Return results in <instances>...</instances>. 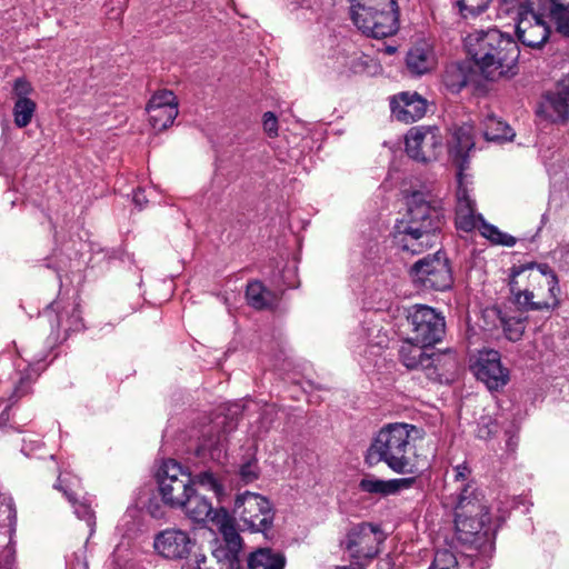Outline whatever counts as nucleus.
<instances>
[{
	"instance_id": "nucleus-1",
	"label": "nucleus",
	"mask_w": 569,
	"mask_h": 569,
	"mask_svg": "<svg viewBox=\"0 0 569 569\" xmlns=\"http://www.w3.org/2000/svg\"><path fill=\"white\" fill-rule=\"evenodd\" d=\"M440 201L430 193L415 191L407 198V211L397 220L393 241L397 247L411 254H420L435 246L442 226Z\"/></svg>"
},
{
	"instance_id": "nucleus-2",
	"label": "nucleus",
	"mask_w": 569,
	"mask_h": 569,
	"mask_svg": "<svg viewBox=\"0 0 569 569\" xmlns=\"http://www.w3.org/2000/svg\"><path fill=\"white\" fill-rule=\"evenodd\" d=\"M467 53L488 80L516 74L519 59L517 42L496 28L476 29L463 39Z\"/></svg>"
},
{
	"instance_id": "nucleus-3",
	"label": "nucleus",
	"mask_w": 569,
	"mask_h": 569,
	"mask_svg": "<svg viewBox=\"0 0 569 569\" xmlns=\"http://www.w3.org/2000/svg\"><path fill=\"white\" fill-rule=\"evenodd\" d=\"M420 438L421 430L413 425L389 423L376 436L366 461L370 466L385 462L396 473H416L419 471L416 441Z\"/></svg>"
},
{
	"instance_id": "nucleus-4",
	"label": "nucleus",
	"mask_w": 569,
	"mask_h": 569,
	"mask_svg": "<svg viewBox=\"0 0 569 569\" xmlns=\"http://www.w3.org/2000/svg\"><path fill=\"white\" fill-rule=\"evenodd\" d=\"M510 292L523 310H551L558 306V280L547 264L528 263L513 267Z\"/></svg>"
},
{
	"instance_id": "nucleus-5",
	"label": "nucleus",
	"mask_w": 569,
	"mask_h": 569,
	"mask_svg": "<svg viewBox=\"0 0 569 569\" xmlns=\"http://www.w3.org/2000/svg\"><path fill=\"white\" fill-rule=\"evenodd\" d=\"M490 513L483 495L466 486L456 497L455 526L459 541L477 550L491 548Z\"/></svg>"
},
{
	"instance_id": "nucleus-6",
	"label": "nucleus",
	"mask_w": 569,
	"mask_h": 569,
	"mask_svg": "<svg viewBox=\"0 0 569 569\" xmlns=\"http://www.w3.org/2000/svg\"><path fill=\"white\" fill-rule=\"evenodd\" d=\"M456 226L466 232L479 229L480 233L495 244L506 247L516 244L515 237L500 231L493 224L486 222L481 214L476 213V202L463 184V174L461 173L458 176Z\"/></svg>"
},
{
	"instance_id": "nucleus-7",
	"label": "nucleus",
	"mask_w": 569,
	"mask_h": 569,
	"mask_svg": "<svg viewBox=\"0 0 569 569\" xmlns=\"http://www.w3.org/2000/svg\"><path fill=\"white\" fill-rule=\"evenodd\" d=\"M233 515L243 529L261 533L271 529L274 518L271 502L266 497L251 491L237 496Z\"/></svg>"
},
{
	"instance_id": "nucleus-8",
	"label": "nucleus",
	"mask_w": 569,
	"mask_h": 569,
	"mask_svg": "<svg viewBox=\"0 0 569 569\" xmlns=\"http://www.w3.org/2000/svg\"><path fill=\"white\" fill-rule=\"evenodd\" d=\"M158 489L161 500L171 508L181 507L193 489L191 473L176 460H166L158 470Z\"/></svg>"
},
{
	"instance_id": "nucleus-9",
	"label": "nucleus",
	"mask_w": 569,
	"mask_h": 569,
	"mask_svg": "<svg viewBox=\"0 0 569 569\" xmlns=\"http://www.w3.org/2000/svg\"><path fill=\"white\" fill-rule=\"evenodd\" d=\"M408 322L411 327L412 341L421 346H433L445 336V318L436 309L426 305H416L408 312Z\"/></svg>"
},
{
	"instance_id": "nucleus-10",
	"label": "nucleus",
	"mask_w": 569,
	"mask_h": 569,
	"mask_svg": "<svg viewBox=\"0 0 569 569\" xmlns=\"http://www.w3.org/2000/svg\"><path fill=\"white\" fill-rule=\"evenodd\" d=\"M410 274L412 280L423 289L443 291L452 284L448 260L439 251L418 260L411 267Z\"/></svg>"
},
{
	"instance_id": "nucleus-11",
	"label": "nucleus",
	"mask_w": 569,
	"mask_h": 569,
	"mask_svg": "<svg viewBox=\"0 0 569 569\" xmlns=\"http://www.w3.org/2000/svg\"><path fill=\"white\" fill-rule=\"evenodd\" d=\"M398 11H379L372 7L357 3L351 6V19L359 30L373 38H386L397 31Z\"/></svg>"
},
{
	"instance_id": "nucleus-12",
	"label": "nucleus",
	"mask_w": 569,
	"mask_h": 569,
	"mask_svg": "<svg viewBox=\"0 0 569 569\" xmlns=\"http://www.w3.org/2000/svg\"><path fill=\"white\" fill-rule=\"evenodd\" d=\"M442 149L443 138L437 127H413L406 134V152L418 162L437 160Z\"/></svg>"
},
{
	"instance_id": "nucleus-13",
	"label": "nucleus",
	"mask_w": 569,
	"mask_h": 569,
	"mask_svg": "<svg viewBox=\"0 0 569 569\" xmlns=\"http://www.w3.org/2000/svg\"><path fill=\"white\" fill-rule=\"evenodd\" d=\"M385 539L386 536L378 526L362 522L348 531L345 547L352 559L371 560L380 552Z\"/></svg>"
},
{
	"instance_id": "nucleus-14",
	"label": "nucleus",
	"mask_w": 569,
	"mask_h": 569,
	"mask_svg": "<svg viewBox=\"0 0 569 569\" xmlns=\"http://www.w3.org/2000/svg\"><path fill=\"white\" fill-rule=\"evenodd\" d=\"M518 40L526 47L539 49L549 39L550 28L541 14L521 8L516 23Z\"/></svg>"
},
{
	"instance_id": "nucleus-15",
	"label": "nucleus",
	"mask_w": 569,
	"mask_h": 569,
	"mask_svg": "<svg viewBox=\"0 0 569 569\" xmlns=\"http://www.w3.org/2000/svg\"><path fill=\"white\" fill-rule=\"evenodd\" d=\"M478 380L482 381L489 390H498L509 381V372L502 367L500 355L496 350L480 351L472 365Z\"/></svg>"
},
{
	"instance_id": "nucleus-16",
	"label": "nucleus",
	"mask_w": 569,
	"mask_h": 569,
	"mask_svg": "<svg viewBox=\"0 0 569 569\" xmlns=\"http://www.w3.org/2000/svg\"><path fill=\"white\" fill-rule=\"evenodd\" d=\"M178 106V99L171 90L154 92L146 108L152 128L162 131L170 127L179 113Z\"/></svg>"
},
{
	"instance_id": "nucleus-17",
	"label": "nucleus",
	"mask_w": 569,
	"mask_h": 569,
	"mask_svg": "<svg viewBox=\"0 0 569 569\" xmlns=\"http://www.w3.org/2000/svg\"><path fill=\"white\" fill-rule=\"evenodd\" d=\"M153 547L162 557L177 560L190 555L194 547V540L187 531L169 528L156 536Z\"/></svg>"
},
{
	"instance_id": "nucleus-18",
	"label": "nucleus",
	"mask_w": 569,
	"mask_h": 569,
	"mask_svg": "<svg viewBox=\"0 0 569 569\" xmlns=\"http://www.w3.org/2000/svg\"><path fill=\"white\" fill-rule=\"evenodd\" d=\"M390 108L392 116L398 121L411 123L426 114L428 103L417 92H401L391 99Z\"/></svg>"
},
{
	"instance_id": "nucleus-19",
	"label": "nucleus",
	"mask_w": 569,
	"mask_h": 569,
	"mask_svg": "<svg viewBox=\"0 0 569 569\" xmlns=\"http://www.w3.org/2000/svg\"><path fill=\"white\" fill-rule=\"evenodd\" d=\"M537 114L552 123H565L569 118V100L561 92V80L557 84L555 92H548L540 101Z\"/></svg>"
},
{
	"instance_id": "nucleus-20",
	"label": "nucleus",
	"mask_w": 569,
	"mask_h": 569,
	"mask_svg": "<svg viewBox=\"0 0 569 569\" xmlns=\"http://www.w3.org/2000/svg\"><path fill=\"white\" fill-rule=\"evenodd\" d=\"M416 482L415 477L399 478L382 480L377 478H363L359 487L362 491L368 493H376L381 496L396 495L400 491L407 490Z\"/></svg>"
},
{
	"instance_id": "nucleus-21",
	"label": "nucleus",
	"mask_w": 569,
	"mask_h": 569,
	"mask_svg": "<svg viewBox=\"0 0 569 569\" xmlns=\"http://www.w3.org/2000/svg\"><path fill=\"white\" fill-rule=\"evenodd\" d=\"M178 508L182 509L194 522H203L206 520L214 522L216 515L223 510L213 509L211 502L204 496L197 493L194 489L188 495L186 502Z\"/></svg>"
},
{
	"instance_id": "nucleus-22",
	"label": "nucleus",
	"mask_w": 569,
	"mask_h": 569,
	"mask_svg": "<svg viewBox=\"0 0 569 569\" xmlns=\"http://www.w3.org/2000/svg\"><path fill=\"white\" fill-rule=\"evenodd\" d=\"M406 61L410 72L417 76L430 72L437 64L436 54L426 42L413 46L409 50Z\"/></svg>"
},
{
	"instance_id": "nucleus-23",
	"label": "nucleus",
	"mask_w": 569,
	"mask_h": 569,
	"mask_svg": "<svg viewBox=\"0 0 569 569\" xmlns=\"http://www.w3.org/2000/svg\"><path fill=\"white\" fill-rule=\"evenodd\" d=\"M475 141L472 137V128L470 126H462L453 133V144L450 147V156L459 168L458 176L462 173L466 168L469 151L473 148Z\"/></svg>"
},
{
	"instance_id": "nucleus-24",
	"label": "nucleus",
	"mask_w": 569,
	"mask_h": 569,
	"mask_svg": "<svg viewBox=\"0 0 569 569\" xmlns=\"http://www.w3.org/2000/svg\"><path fill=\"white\" fill-rule=\"evenodd\" d=\"M427 346H421V343H417L412 341L411 337L406 339L400 349L399 357L401 362L408 369H426L432 365V360L430 355H428L425 350Z\"/></svg>"
},
{
	"instance_id": "nucleus-25",
	"label": "nucleus",
	"mask_w": 569,
	"mask_h": 569,
	"mask_svg": "<svg viewBox=\"0 0 569 569\" xmlns=\"http://www.w3.org/2000/svg\"><path fill=\"white\" fill-rule=\"evenodd\" d=\"M213 523L217 526L227 545L223 549L229 555L237 558V553L242 546V539L237 531L234 519L230 517L226 510H222L220 513L216 515Z\"/></svg>"
},
{
	"instance_id": "nucleus-26",
	"label": "nucleus",
	"mask_w": 569,
	"mask_h": 569,
	"mask_svg": "<svg viewBox=\"0 0 569 569\" xmlns=\"http://www.w3.org/2000/svg\"><path fill=\"white\" fill-rule=\"evenodd\" d=\"M246 299L248 305L254 309H272L279 302L276 292L267 289L262 282L254 280L247 284Z\"/></svg>"
},
{
	"instance_id": "nucleus-27",
	"label": "nucleus",
	"mask_w": 569,
	"mask_h": 569,
	"mask_svg": "<svg viewBox=\"0 0 569 569\" xmlns=\"http://www.w3.org/2000/svg\"><path fill=\"white\" fill-rule=\"evenodd\" d=\"M286 562L283 553L260 548L249 555L248 569H284Z\"/></svg>"
},
{
	"instance_id": "nucleus-28",
	"label": "nucleus",
	"mask_w": 569,
	"mask_h": 569,
	"mask_svg": "<svg viewBox=\"0 0 569 569\" xmlns=\"http://www.w3.org/2000/svg\"><path fill=\"white\" fill-rule=\"evenodd\" d=\"M197 569H236L238 559L229 555L222 547L216 549L210 557L200 555L196 557Z\"/></svg>"
},
{
	"instance_id": "nucleus-29",
	"label": "nucleus",
	"mask_w": 569,
	"mask_h": 569,
	"mask_svg": "<svg viewBox=\"0 0 569 569\" xmlns=\"http://www.w3.org/2000/svg\"><path fill=\"white\" fill-rule=\"evenodd\" d=\"M226 451V432L218 431L217 435H203L198 447L199 456H209L211 460L221 461Z\"/></svg>"
},
{
	"instance_id": "nucleus-30",
	"label": "nucleus",
	"mask_w": 569,
	"mask_h": 569,
	"mask_svg": "<svg viewBox=\"0 0 569 569\" xmlns=\"http://www.w3.org/2000/svg\"><path fill=\"white\" fill-rule=\"evenodd\" d=\"M469 80L468 69L461 63H450L447 66L442 81L451 92H459Z\"/></svg>"
},
{
	"instance_id": "nucleus-31",
	"label": "nucleus",
	"mask_w": 569,
	"mask_h": 569,
	"mask_svg": "<svg viewBox=\"0 0 569 569\" xmlns=\"http://www.w3.org/2000/svg\"><path fill=\"white\" fill-rule=\"evenodd\" d=\"M483 134L489 141L508 140L513 137L511 128L492 114L485 119Z\"/></svg>"
},
{
	"instance_id": "nucleus-32",
	"label": "nucleus",
	"mask_w": 569,
	"mask_h": 569,
	"mask_svg": "<svg viewBox=\"0 0 569 569\" xmlns=\"http://www.w3.org/2000/svg\"><path fill=\"white\" fill-rule=\"evenodd\" d=\"M64 480L59 477L58 482L54 485V488L63 491V495L74 507V513L79 519H83L88 526L92 529L94 525V516L91 508L86 503H78L76 499V492L68 486H63Z\"/></svg>"
},
{
	"instance_id": "nucleus-33",
	"label": "nucleus",
	"mask_w": 569,
	"mask_h": 569,
	"mask_svg": "<svg viewBox=\"0 0 569 569\" xmlns=\"http://www.w3.org/2000/svg\"><path fill=\"white\" fill-rule=\"evenodd\" d=\"M549 18L556 24L559 33L569 37V3L560 1L550 4Z\"/></svg>"
},
{
	"instance_id": "nucleus-34",
	"label": "nucleus",
	"mask_w": 569,
	"mask_h": 569,
	"mask_svg": "<svg viewBox=\"0 0 569 569\" xmlns=\"http://www.w3.org/2000/svg\"><path fill=\"white\" fill-rule=\"evenodd\" d=\"M36 107L31 99H18L13 107L14 124L18 128L27 127L32 120Z\"/></svg>"
},
{
	"instance_id": "nucleus-35",
	"label": "nucleus",
	"mask_w": 569,
	"mask_h": 569,
	"mask_svg": "<svg viewBox=\"0 0 569 569\" xmlns=\"http://www.w3.org/2000/svg\"><path fill=\"white\" fill-rule=\"evenodd\" d=\"M506 337L510 341H518L525 332V319L521 317L500 316Z\"/></svg>"
},
{
	"instance_id": "nucleus-36",
	"label": "nucleus",
	"mask_w": 569,
	"mask_h": 569,
	"mask_svg": "<svg viewBox=\"0 0 569 569\" xmlns=\"http://www.w3.org/2000/svg\"><path fill=\"white\" fill-rule=\"evenodd\" d=\"M489 2L490 0H455V4L463 17L482 13L488 8Z\"/></svg>"
},
{
	"instance_id": "nucleus-37",
	"label": "nucleus",
	"mask_w": 569,
	"mask_h": 569,
	"mask_svg": "<svg viewBox=\"0 0 569 569\" xmlns=\"http://www.w3.org/2000/svg\"><path fill=\"white\" fill-rule=\"evenodd\" d=\"M470 476L471 470L466 463L457 465L453 468V481L457 485L458 493H460L468 485H471L472 488L477 489L475 482L470 480Z\"/></svg>"
},
{
	"instance_id": "nucleus-38",
	"label": "nucleus",
	"mask_w": 569,
	"mask_h": 569,
	"mask_svg": "<svg viewBox=\"0 0 569 569\" xmlns=\"http://www.w3.org/2000/svg\"><path fill=\"white\" fill-rule=\"evenodd\" d=\"M194 482L208 488L209 490H212L217 495H220L223 491L222 485L211 471H202L198 473L193 480V483Z\"/></svg>"
},
{
	"instance_id": "nucleus-39",
	"label": "nucleus",
	"mask_w": 569,
	"mask_h": 569,
	"mask_svg": "<svg viewBox=\"0 0 569 569\" xmlns=\"http://www.w3.org/2000/svg\"><path fill=\"white\" fill-rule=\"evenodd\" d=\"M260 469L254 458L249 459L239 468V477L244 483L253 482L259 478Z\"/></svg>"
},
{
	"instance_id": "nucleus-40",
	"label": "nucleus",
	"mask_w": 569,
	"mask_h": 569,
	"mask_svg": "<svg viewBox=\"0 0 569 569\" xmlns=\"http://www.w3.org/2000/svg\"><path fill=\"white\" fill-rule=\"evenodd\" d=\"M431 569H457V559L450 551H438L435 556Z\"/></svg>"
},
{
	"instance_id": "nucleus-41",
	"label": "nucleus",
	"mask_w": 569,
	"mask_h": 569,
	"mask_svg": "<svg viewBox=\"0 0 569 569\" xmlns=\"http://www.w3.org/2000/svg\"><path fill=\"white\" fill-rule=\"evenodd\" d=\"M32 382V373L30 371H26L23 373H19L18 382L14 385V390L12 397L20 398L27 395L30 390Z\"/></svg>"
},
{
	"instance_id": "nucleus-42",
	"label": "nucleus",
	"mask_w": 569,
	"mask_h": 569,
	"mask_svg": "<svg viewBox=\"0 0 569 569\" xmlns=\"http://www.w3.org/2000/svg\"><path fill=\"white\" fill-rule=\"evenodd\" d=\"M263 130L270 138L278 136V119L271 111L263 114Z\"/></svg>"
},
{
	"instance_id": "nucleus-43",
	"label": "nucleus",
	"mask_w": 569,
	"mask_h": 569,
	"mask_svg": "<svg viewBox=\"0 0 569 569\" xmlns=\"http://www.w3.org/2000/svg\"><path fill=\"white\" fill-rule=\"evenodd\" d=\"M13 92L18 99H29L28 94L32 92V86L27 79L18 78L13 84Z\"/></svg>"
},
{
	"instance_id": "nucleus-44",
	"label": "nucleus",
	"mask_w": 569,
	"mask_h": 569,
	"mask_svg": "<svg viewBox=\"0 0 569 569\" xmlns=\"http://www.w3.org/2000/svg\"><path fill=\"white\" fill-rule=\"evenodd\" d=\"M128 0H110L111 4H116L117 7H112L108 14L111 19H118L124 11L126 4Z\"/></svg>"
},
{
	"instance_id": "nucleus-45",
	"label": "nucleus",
	"mask_w": 569,
	"mask_h": 569,
	"mask_svg": "<svg viewBox=\"0 0 569 569\" xmlns=\"http://www.w3.org/2000/svg\"><path fill=\"white\" fill-rule=\"evenodd\" d=\"M363 63L358 54H353L349 58V70L353 73L361 72L363 70Z\"/></svg>"
},
{
	"instance_id": "nucleus-46",
	"label": "nucleus",
	"mask_w": 569,
	"mask_h": 569,
	"mask_svg": "<svg viewBox=\"0 0 569 569\" xmlns=\"http://www.w3.org/2000/svg\"><path fill=\"white\" fill-rule=\"evenodd\" d=\"M14 566V557L13 553L8 550L4 559L3 566L0 567V569H13Z\"/></svg>"
},
{
	"instance_id": "nucleus-47",
	"label": "nucleus",
	"mask_w": 569,
	"mask_h": 569,
	"mask_svg": "<svg viewBox=\"0 0 569 569\" xmlns=\"http://www.w3.org/2000/svg\"><path fill=\"white\" fill-rule=\"evenodd\" d=\"M133 201L134 203L141 209L143 203L147 202L142 191L138 190L136 193H134V197H133Z\"/></svg>"
},
{
	"instance_id": "nucleus-48",
	"label": "nucleus",
	"mask_w": 569,
	"mask_h": 569,
	"mask_svg": "<svg viewBox=\"0 0 569 569\" xmlns=\"http://www.w3.org/2000/svg\"><path fill=\"white\" fill-rule=\"evenodd\" d=\"M223 421H226V418H222V421H216V422L213 423V426H211V427L206 431V433H204V435H210V433H211V435H217L218 432H214V430H216V429H218V428H220V427H221V425L223 423Z\"/></svg>"
},
{
	"instance_id": "nucleus-49",
	"label": "nucleus",
	"mask_w": 569,
	"mask_h": 569,
	"mask_svg": "<svg viewBox=\"0 0 569 569\" xmlns=\"http://www.w3.org/2000/svg\"><path fill=\"white\" fill-rule=\"evenodd\" d=\"M492 433V430L489 427L480 428L478 431V436L480 438H487Z\"/></svg>"
},
{
	"instance_id": "nucleus-50",
	"label": "nucleus",
	"mask_w": 569,
	"mask_h": 569,
	"mask_svg": "<svg viewBox=\"0 0 569 569\" xmlns=\"http://www.w3.org/2000/svg\"><path fill=\"white\" fill-rule=\"evenodd\" d=\"M335 569H363L361 566L359 565H351V566H337Z\"/></svg>"
},
{
	"instance_id": "nucleus-51",
	"label": "nucleus",
	"mask_w": 569,
	"mask_h": 569,
	"mask_svg": "<svg viewBox=\"0 0 569 569\" xmlns=\"http://www.w3.org/2000/svg\"><path fill=\"white\" fill-rule=\"evenodd\" d=\"M397 1L398 0H389V7H391L395 11L399 9Z\"/></svg>"
}]
</instances>
